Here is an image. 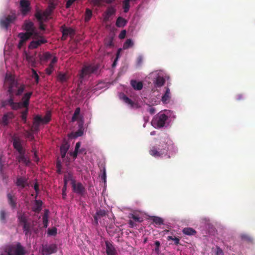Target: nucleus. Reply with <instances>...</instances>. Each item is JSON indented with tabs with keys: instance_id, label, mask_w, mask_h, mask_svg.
Returning a JSON list of instances; mask_svg holds the SVG:
<instances>
[{
	"instance_id": "57",
	"label": "nucleus",
	"mask_w": 255,
	"mask_h": 255,
	"mask_svg": "<svg viewBox=\"0 0 255 255\" xmlns=\"http://www.w3.org/2000/svg\"><path fill=\"white\" fill-rule=\"evenodd\" d=\"M105 44L107 46H109V47L113 46H114V43H113V38H110L108 39H107L106 41V42H105Z\"/></svg>"
},
{
	"instance_id": "28",
	"label": "nucleus",
	"mask_w": 255,
	"mask_h": 255,
	"mask_svg": "<svg viewBox=\"0 0 255 255\" xmlns=\"http://www.w3.org/2000/svg\"><path fill=\"white\" fill-rule=\"evenodd\" d=\"M170 99V89L166 87L165 94L162 97V101L164 103H168Z\"/></svg>"
},
{
	"instance_id": "33",
	"label": "nucleus",
	"mask_w": 255,
	"mask_h": 255,
	"mask_svg": "<svg viewBox=\"0 0 255 255\" xmlns=\"http://www.w3.org/2000/svg\"><path fill=\"white\" fill-rule=\"evenodd\" d=\"M68 149L69 145L67 144H63L61 146L60 150L62 158H64Z\"/></svg>"
},
{
	"instance_id": "29",
	"label": "nucleus",
	"mask_w": 255,
	"mask_h": 255,
	"mask_svg": "<svg viewBox=\"0 0 255 255\" xmlns=\"http://www.w3.org/2000/svg\"><path fill=\"white\" fill-rule=\"evenodd\" d=\"M42 202L41 200H35V204L33 207V211L36 213H39L41 210Z\"/></svg>"
},
{
	"instance_id": "30",
	"label": "nucleus",
	"mask_w": 255,
	"mask_h": 255,
	"mask_svg": "<svg viewBox=\"0 0 255 255\" xmlns=\"http://www.w3.org/2000/svg\"><path fill=\"white\" fill-rule=\"evenodd\" d=\"M165 81V79L163 77L158 76L154 80V83L156 87H160L164 85Z\"/></svg>"
},
{
	"instance_id": "44",
	"label": "nucleus",
	"mask_w": 255,
	"mask_h": 255,
	"mask_svg": "<svg viewBox=\"0 0 255 255\" xmlns=\"http://www.w3.org/2000/svg\"><path fill=\"white\" fill-rule=\"evenodd\" d=\"M92 15V11L89 8H87L85 13V21L87 22L89 21Z\"/></svg>"
},
{
	"instance_id": "53",
	"label": "nucleus",
	"mask_w": 255,
	"mask_h": 255,
	"mask_svg": "<svg viewBox=\"0 0 255 255\" xmlns=\"http://www.w3.org/2000/svg\"><path fill=\"white\" fill-rule=\"evenodd\" d=\"M130 218H131L135 222L140 223L142 221V219L141 218L134 214H131Z\"/></svg>"
},
{
	"instance_id": "17",
	"label": "nucleus",
	"mask_w": 255,
	"mask_h": 255,
	"mask_svg": "<svg viewBox=\"0 0 255 255\" xmlns=\"http://www.w3.org/2000/svg\"><path fill=\"white\" fill-rule=\"evenodd\" d=\"M25 150L20 152H18L19 155L17 156L16 159L18 162H22L27 165L30 161L29 159L25 155Z\"/></svg>"
},
{
	"instance_id": "48",
	"label": "nucleus",
	"mask_w": 255,
	"mask_h": 255,
	"mask_svg": "<svg viewBox=\"0 0 255 255\" xmlns=\"http://www.w3.org/2000/svg\"><path fill=\"white\" fill-rule=\"evenodd\" d=\"M105 2V0H92V3L95 6H101L103 5V3Z\"/></svg>"
},
{
	"instance_id": "21",
	"label": "nucleus",
	"mask_w": 255,
	"mask_h": 255,
	"mask_svg": "<svg viewBox=\"0 0 255 255\" xmlns=\"http://www.w3.org/2000/svg\"><path fill=\"white\" fill-rule=\"evenodd\" d=\"M7 197L8 200V203L9 205L10 206L12 209H14L16 206V197L13 195L11 194L10 193H8L7 194Z\"/></svg>"
},
{
	"instance_id": "25",
	"label": "nucleus",
	"mask_w": 255,
	"mask_h": 255,
	"mask_svg": "<svg viewBox=\"0 0 255 255\" xmlns=\"http://www.w3.org/2000/svg\"><path fill=\"white\" fill-rule=\"evenodd\" d=\"M17 217L19 224H25L27 223V218L24 213L22 212H17Z\"/></svg>"
},
{
	"instance_id": "6",
	"label": "nucleus",
	"mask_w": 255,
	"mask_h": 255,
	"mask_svg": "<svg viewBox=\"0 0 255 255\" xmlns=\"http://www.w3.org/2000/svg\"><path fill=\"white\" fill-rule=\"evenodd\" d=\"M168 117L164 113H159L157 116L154 118L152 123L156 125L157 128H160L163 127L165 123L167 121Z\"/></svg>"
},
{
	"instance_id": "27",
	"label": "nucleus",
	"mask_w": 255,
	"mask_h": 255,
	"mask_svg": "<svg viewBox=\"0 0 255 255\" xmlns=\"http://www.w3.org/2000/svg\"><path fill=\"white\" fill-rule=\"evenodd\" d=\"M64 183H65V186H67V184L68 181H71V183H72V181H75L74 179H73V175L70 172H68L64 175Z\"/></svg>"
},
{
	"instance_id": "39",
	"label": "nucleus",
	"mask_w": 255,
	"mask_h": 255,
	"mask_svg": "<svg viewBox=\"0 0 255 255\" xmlns=\"http://www.w3.org/2000/svg\"><path fill=\"white\" fill-rule=\"evenodd\" d=\"M130 1L129 0H124L123 1V8L124 9V11L126 13L128 12L129 9Z\"/></svg>"
},
{
	"instance_id": "58",
	"label": "nucleus",
	"mask_w": 255,
	"mask_h": 255,
	"mask_svg": "<svg viewBox=\"0 0 255 255\" xmlns=\"http://www.w3.org/2000/svg\"><path fill=\"white\" fill-rule=\"evenodd\" d=\"M26 137H27L31 140H32L34 139L33 134L32 132H31L30 131H26Z\"/></svg>"
},
{
	"instance_id": "14",
	"label": "nucleus",
	"mask_w": 255,
	"mask_h": 255,
	"mask_svg": "<svg viewBox=\"0 0 255 255\" xmlns=\"http://www.w3.org/2000/svg\"><path fill=\"white\" fill-rule=\"evenodd\" d=\"M12 140L13 147L18 151V152L24 150L21 145V140L18 137L14 136L12 137Z\"/></svg>"
},
{
	"instance_id": "2",
	"label": "nucleus",
	"mask_w": 255,
	"mask_h": 255,
	"mask_svg": "<svg viewBox=\"0 0 255 255\" xmlns=\"http://www.w3.org/2000/svg\"><path fill=\"white\" fill-rule=\"evenodd\" d=\"M169 147L167 143L165 142H160L159 145L152 146L149 153L151 156L157 158L161 157L164 155H166L168 151Z\"/></svg>"
},
{
	"instance_id": "18",
	"label": "nucleus",
	"mask_w": 255,
	"mask_h": 255,
	"mask_svg": "<svg viewBox=\"0 0 255 255\" xmlns=\"http://www.w3.org/2000/svg\"><path fill=\"white\" fill-rule=\"evenodd\" d=\"M16 185L18 187L23 188L26 186H28L27 179L25 177L19 176L17 177Z\"/></svg>"
},
{
	"instance_id": "12",
	"label": "nucleus",
	"mask_w": 255,
	"mask_h": 255,
	"mask_svg": "<svg viewBox=\"0 0 255 255\" xmlns=\"http://www.w3.org/2000/svg\"><path fill=\"white\" fill-rule=\"evenodd\" d=\"M57 251V247L55 244H51L48 246H45L43 248L42 252L45 255H50L55 253Z\"/></svg>"
},
{
	"instance_id": "63",
	"label": "nucleus",
	"mask_w": 255,
	"mask_h": 255,
	"mask_svg": "<svg viewBox=\"0 0 255 255\" xmlns=\"http://www.w3.org/2000/svg\"><path fill=\"white\" fill-rule=\"evenodd\" d=\"M25 42L22 41L21 39H20L18 44V48L19 49H20L22 47V46L25 44Z\"/></svg>"
},
{
	"instance_id": "11",
	"label": "nucleus",
	"mask_w": 255,
	"mask_h": 255,
	"mask_svg": "<svg viewBox=\"0 0 255 255\" xmlns=\"http://www.w3.org/2000/svg\"><path fill=\"white\" fill-rule=\"evenodd\" d=\"M46 42L47 40L44 39L43 37L40 36L39 39L31 41L29 44L28 48L31 49H33Z\"/></svg>"
},
{
	"instance_id": "9",
	"label": "nucleus",
	"mask_w": 255,
	"mask_h": 255,
	"mask_svg": "<svg viewBox=\"0 0 255 255\" xmlns=\"http://www.w3.org/2000/svg\"><path fill=\"white\" fill-rule=\"evenodd\" d=\"M71 185L74 192L81 196H83L85 194L86 189L81 183H76V181H72Z\"/></svg>"
},
{
	"instance_id": "26",
	"label": "nucleus",
	"mask_w": 255,
	"mask_h": 255,
	"mask_svg": "<svg viewBox=\"0 0 255 255\" xmlns=\"http://www.w3.org/2000/svg\"><path fill=\"white\" fill-rule=\"evenodd\" d=\"M122 98L124 102L130 106L131 108L137 107V104L125 95H123Z\"/></svg>"
},
{
	"instance_id": "50",
	"label": "nucleus",
	"mask_w": 255,
	"mask_h": 255,
	"mask_svg": "<svg viewBox=\"0 0 255 255\" xmlns=\"http://www.w3.org/2000/svg\"><path fill=\"white\" fill-rule=\"evenodd\" d=\"M31 71L32 77L35 79L36 83L37 84L39 82V76L34 69H32Z\"/></svg>"
},
{
	"instance_id": "42",
	"label": "nucleus",
	"mask_w": 255,
	"mask_h": 255,
	"mask_svg": "<svg viewBox=\"0 0 255 255\" xmlns=\"http://www.w3.org/2000/svg\"><path fill=\"white\" fill-rule=\"evenodd\" d=\"M133 45V42L132 40L130 39H128L124 44L123 48L124 49H127L132 47Z\"/></svg>"
},
{
	"instance_id": "59",
	"label": "nucleus",
	"mask_w": 255,
	"mask_h": 255,
	"mask_svg": "<svg viewBox=\"0 0 255 255\" xmlns=\"http://www.w3.org/2000/svg\"><path fill=\"white\" fill-rule=\"evenodd\" d=\"M76 0H68L66 3V7L69 8Z\"/></svg>"
},
{
	"instance_id": "49",
	"label": "nucleus",
	"mask_w": 255,
	"mask_h": 255,
	"mask_svg": "<svg viewBox=\"0 0 255 255\" xmlns=\"http://www.w3.org/2000/svg\"><path fill=\"white\" fill-rule=\"evenodd\" d=\"M23 230L25 235H28L30 232V226L27 223L23 224Z\"/></svg>"
},
{
	"instance_id": "15",
	"label": "nucleus",
	"mask_w": 255,
	"mask_h": 255,
	"mask_svg": "<svg viewBox=\"0 0 255 255\" xmlns=\"http://www.w3.org/2000/svg\"><path fill=\"white\" fill-rule=\"evenodd\" d=\"M35 117L36 120L39 121L40 123L42 124H46L51 120V112L50 111H47L43 118H42L39 115H36Z\"/></svg>"
},
{
	"instance_id": "35",
	"label": "nucleus",
	"mask_w": 255,
	"mask_h": 255,
	"mask_svg": "<svg viewBox=\"0 0 255 255\" xmlns=\"http://www.w3.org/2000/svg\"><path fill=\"white\" fill-rule=\"evenodd\" d=\"M48 210H45L44 211V213L42 217L43 219V225L44 228H47L48 226Z\"/></svg>"
},
{
	"instance_id": "60",
	"label": "nucleus",
	"mask_w": 255,
	"mask_h": 255,
	"mask_svg": "<svg viewBox=\"0 0 255 255\" xmlns=\"http://www.w3.org/2000/svg\"><path fill=\"white\" fill-rule=\"evenodd\" d=\"M126 34V31L125 30H122L119 34V38L120 39H123L125 37Z\"/></svg>"
},
{
	"instance_id": "1",
	"label": "nucleus",
	"mask_w": 255,
	"mask_h": 255,
	"mask_svg": "<svg viewBox=\"0 0 255 255\" xmlns=\"http://www.w3.org/2000/svg\"><path fill=\"white\" fill-rule=\"evenodd\" d=\"M4 87L7 89V92L9 94V98L6 100V102L13 110L20 109L19 102H14L13 96H19L22 95L25 89V85L20 84L15 79L14 77L9 73H6L5 77Z\"/></svg>"
},
{
	"instance_id": "56",
	"label": "nucleus",
	"mask_w": 255,
	"mask_h": 255,
	"mask_svg": "<svg viewBox=\"0 0 255 255\" xmlns=\"http://www.w3.org/2000/svg\"><path fill=\"white\" fill-rule=\"evenodd\" d=\"M26 60L29 62V63H31V65L32 66H34V64H35V60H34V58L32 57V56H28V55H27L26 56Z\"/></svg>"
},
{
	"instance_id": "64",
	"label": "nucleus",
	"mask_w": 255,
	"mask_h": 255,
	"mask_svg": "<svg viewBox=\"0 0 255 255\" xmlns=\"http://www.w3.org/2000/svg\"><path fill=\"white\" fill-rule=\"evenodd\" d=\"M148 112L150 114L153 115L155 113V109L153 107H150V108L148 110Z\"/></svg>"
},
{
	"instance_id": "5",
	"label": "nucleus",
	"mask_w": 255,
	"mask_h": 255,
	"mask_svg": "<svg viewBox=\"0 0 255 255\" xmlns=\"http://www.w3.org/2000/svg\"><path fill=\"white\" fill-rule=\"evenodd\" d=\"M16 19V15L14 12H11L10 14L7 15L0 20V25L6 29L8 26L14 22Z\"/></svg>"
},
{
	"instance_id": "3",
	"label": "nucleus",
	"mask_w": 255,
	"mask_h": 255,
	"mask_svg": "<svg viewBox=\"0 0 255 255\" xmlns=\"http://www.w3.org/2000/svg\"><path fill=\"white\" fill-rule=\"evenodd\" d=\"M99 67L98 65L94 64H88L84 65L82 67V69L80 71L78 74L79 81L80 83H82L84 78L89 76L91 74L96 71Z\"/></svg>"
},
{
	"instance_id": "36",
	"label": "nucleus",
	"mask_w": 255,
	"mask_h": 255,
	"mask_svg": "<svg viewBox=\"0 0 255 255\" xmlns=\"http://www.w3.org/2000/svg\"><path fill=\"white\" fill-rule=\"evenodd\" d=\"M28 112V108H25V110L21 112L20 118L21 121L25 124L27 121V116Z\"/></svg>"
},
{
	"instance_id": "61",
	"label": "nucleus",
	"mask_w": 255,
	"mask_h": 255,
	"mask_svg": "<svg viewBox=\"0 0 255 255\" xmlns=\"http://www.w3.org/2000/svg\"><path fill=\"white\" fill-rule=\"evenodd\" d=\"M101 178L105 182L106 181V173L105 168L104 169L103 174L101 175Z\"/></svg>"
},
{
	"instance_id": "41",
	"label": "nucleus",
	"mask_w": 255,
	"mask_h": 255,
	"mask_svg": "<svg viewBox=\"0 0 255 255\" xmlns=\"http://www.w3.org/2000/svg\"><path fill=\"white\" fill-rule=\"evenodd\" d=\"M40 122L39 121L36 120V117H35L33 119V126L32 129L35 131H37L39 130V127L40 125Z\"/></svg>"
},
{
	"instance_id": "52",
	"label": "nucleus",
	"mask_w": 255,
	"mask_h": 255,
	"mask_svg": "<svg viewBox=\"0 0 255 255\" xmlns=\"http://www.w3.org/2000/svg\"><path fill=\"white\" fill-rule=\"evenodd\" d=\"M241 238L242 240L246 241L248 242H252L253 241L252 238L250 236H249V235H246V234L241 235Z\"/></svg>"
},
{
	"instance_id": "40",
	"label": "nucleus",
	"mask_w": 255,
	"mask_h": 255,
	"mask_svg": "<svg viewBox=\"0 0 255 255\" xmlns=\"http://www.w3.org/2000/svg\"><path fill=\"white\" fill-rule=\"evenodd\" d=\"M35 16L39 22H42L45 14L42 13L40 11H36Z\"/></svg>"
},
{
	"instance_id": "23",
	"label": "nucleus",
	"mask_w": 255,
	"mask_h": 255,
	"mask_svg": "<svg viewBox=\"0 0 255 255\" xmlns=\"http://www.w3.org/2000/svg\"><path fill=\"white\" fill-rule=\"evenodd\" d=\"M62 39L65 40L68 35L72 36L74 34V31L71 28H64L62 31Z\"/></svg>"
},
{
	"instance_id": "38",
	"label": "nucleus",
	"mask_w": 255,
	"mask_h": 255,
	"mask_svg": "<svg viewBox=\"0 0 255 255\" xmlns=\"http://www.w3.org/2000/svg\"><path fill=\"white\" fill-rule=\"evenodd\" d=\"M52 56L50 53L48 52H45L40 57V60L43 61H47L52 58Z\"/></svg>"
},
{
	"instance_id": "16",
	"label": "nucleus",
	"mask_w": 255,
	"mask_h": 255,
	"mask_svg": "<svg viewBox=\"0 0 255 255\" xmlns=\"http://www.w3.org/2000/svg\"><path fill=\"white\" fill-rule=\"evenodd\" d=\"M14 117V116L12 112H8L3 116L1 119V123L4 126H7L9 123V121L13 119Z\"/></svg>"
},
{
	"instance_id": "22",
	"label": "nucleus",
	"mask_w": 255,
	"mask_h": 255,
	"mask_svg": "<svg viewBox=\"0 0 255 255\" xmlns=\"http://www.w3.org/2000/svg\"><path fill=\"white\" fill-rule=\"evenodd\" d=\"M57 58L56 56L52 57L50 63L45 70L46 74L50 75L52 73L54 69V64L57 62Z\"/></svg>"
},
{
	"instance_id": "54",
	"label": "nucleus",
	"mask_w": 255,
	"mask_h": 255,
	"mask_svg": "<svg viewBox=\"0 0 255 255\" xmlns=\"http://www.w3.org/2000/svg\"><path fill=\"white\" fill-rule=\"evenodd\" d=\"M48 234L50 236H55L57 234V229L56 228H52L48 229Z\"/></svg>"
},
{
	"instance_id": "13",
	"label": "nucleus",
	"mask_w": 255,
	"mask_h": 255,
	"mask_svg": "<svg viewBox=\"0 0 255 255\" xmlns=\"http://www.w3.org/2000/svg\"><path fill=\"white\" fill-rule=\"evenodd\" d=\"M116 9L113 6H110L108 7L106 11L104 13V20L108 21L109 20L110 17L116 14Z\"/></svg>"
},
{
	"instance_id": "8",
	"label": "nucleus",
	"mask_w": 255,
	"mask_h": 255,
	"mask_svg": "<svg viewBox=\"0 0 255 255\" xmlns=\"http://www.w3.org/2000/svg\"><path fill=\"white\" fill-rule=\"evenodd\" d=\"M20 11L23 16H25L31 10L30 3L28 0H20L19 1Z\"/></svg>"
},
{
	"instance_id": "37",
	"label": "nucleus",
	"mask_w": 255,
	"mask_h": 255,
	"mask_svg": "<svg viewBox=\"0 0 255 255\" xmlns=\"http://www.w3.org/2000/svg\"><path fill=\"white\" fill-rule=\"evenodd\" d=\"M68 77L65 73H59L57 76V79L61 83L67 81Z\"/></svg>"
},
{
	"instance_id": "7",
	"label": "nucleus",
	"mask_w": 255,
	"mask_h": 255,
	"mask_svg": "<svg viewBox=\"0 0 255 255\" xmlns=\"http://www.w3.org/2000/svg\"><path fill=\"white\" fill-rule=\"evenodd\" d=\"M22 27L23 29L26 31V32L31 33V35H33L34 38H35L38 36V33L36 31L32 22L25 21Z\"/></svg>"
},
{
	"instance_id": "20",
	"label": "nucleus",
	"mask_w": 255,
	"mask_h": 255,
	"mask_svg": "<svg viewBox=\"0 0 255 255\" xmlns=\"http://www.w3.org/2000/svg\"><path fill=\"white\" fill-rule=\"evenodd\" d=\"M105 245L107 255H115L116 254V250L112 244L108 241H106Z\"/></svg>"
},
{
	"instance_id": "43",
	"label": "nucleus",
	"mask_w": 255,
	"mask_h": 255,
	"mask_svg": "<svg viewBox=\"0 0 255 255\" xmlns=\"http://www.w3.org/2000/svg\"><path fill=\"white\" fill-rule=\"evenodd\" d=\"M152 220L157 225L159 226L163 224V220L161 218L153 217Z\"/></svg>"
},
{
	"instance_id": "55",
	"label": "nucleus",
	"mask_w": 255,
	"mask_h": 255,
	"mask_svg": "<svg viewBox=\"0 0 255 255\" xmlns=\"http://www.w3.org/2000/svg\"><path fill=\"white\" fill-rule=\"evenodd\" d=\"M168 240H173L174 241V244L176 245H178L179 244L180 240L179 238L176 237H172V236L168 237Z\"/></svg>"
},
{
	"instance_id": "4",
	"label": "nucleus",
	"mask_w": 255,
	"mask_h": 255,
	"mask_svg": "<svg viewBox=\"0 0 255 255\" xmlns=\"http://www.w3.org/2000/svg\"><path fill=\"white\" fill-rule=\"evenodd\" d=\"M7 255H25V251L20 243H18L15 246L8 247L5 250Z\"/></svg>"
},
{
	"instance_id": "34",
	"label": "nucleus",
	"mask_w": 255,
	"mask_h": 255,
	"mask_svg": "<svg viewBox=\"0 0 255 255\" xmlns=\"http://www.w3.org/2000/svg\"><path fill=\"white\" fill-rule=\"evenodd\" d=\"M183 233L188 236H192L196 234V231L192 228H185L183 230Z\"/></svg>"
},
{
	"instance_id": "47",
	"label": "nucleus",
	"mask_w": 255,
	"mask_h": 255,
	"mask_svg": "<svg viewBox=\"0 0 255 255\" xmlns=\"http://www.w3.org/2000/svg\"><path fill=\"white\" fill-rule=\"evenodd\" d=\"M6 213L4 210L0 211V220L2 223H6Z\"/></svg>"
},
{
	"instance_id": "32",
	"label": "nucleus",
	"mask_w": 255,
	"mask_h": 255,
	"mask_svg": "<svg viewBox=\"0 0 255 255\" xmlns=\"http://www.w3.org/2000/svg\"><path fill=\"white\" fill-rule=\"evenodd\" d=\"M126 24L127 20L121 16L117 18L116 22V25L118 27H124Z\"/></svg>"
},
{
	"instance_id": "24",
	"label": "nucleus",
	"mask_w": 255,
	"mask_h": 255,
	"mask_svg": "<svg viewBox=\"0 0 255 255\" xmlns=\"http://www.w3.org/2000/svg\"><path fill=\"white\" fill-rule=\"evenodd\" d=\"M130 85L132 87L136 90H140L142 89L143 84L141 81H137L135 80L130 81Z\"/></svg>"
},
{
	"instance_id": "31",
	"label": "nucleus",
	"mask_w": 255,
	"mask_h": 255,
	"mask_svg": "<svg viewBox=\"0 0 255 255\" xmlns=\"http://www.w3.org/2000/svg\"><path fill=\"white\" fill-rule=\"evenodd\" d=\"M33 36L31 33H19L18 35V37L21 39L22 41H26L31 37Z\"/></svg>"
},
{
	"instance_id": "51",
	"label": "nucleus",
	"mask_w": 255,
	"mask_h": 255,
	"mask_svg": "<svg viewBox=\"0 0 255 255\" xmlns=\"http://www.w3.org/2000/svg\"><path fill=\"white\" fill-rule=\"evenodd\" d=\"M154 245L155 246L154 251L158 255H159L160 253L159 248L160 246V243L158 241H155L154 242Z\"/></svg>"
},
{
	"instance_id": "45",
	"label": "nucleus",
	"mask_w": 255,
	"mask_h": 255,
	"mask_svg": "<svg viewBox=\"0 0 255 255\" xmlns=\"http://www.w3.org/2000/svg\"><path fill=\"white\" fill-rule=\"evenodd\" d=\"M80 113V108L78 107L76 108L74 113L72 117V121L75 122L77 120L78 116L79 115Z\"/></svg>"
},
{
	"instance_id": "19",
	"label": "nucleus",
	"mask_w": 255,
	"mask_h": 255,
	"mask_svg": "<svg viewBox=\"0 0 255 255\" xmlns=\"http://www.w3.org/2000/svg\"><path fill=\"white\" fill-rule=\"evenodd\" d=\"M106 215V212L104 210H99L96 211L95 214L93 216L94 220V224L95 225H98V221L102 217L105 216Z\"/></svg>"
},
{
	"instance_id": "10",
	"label": "nucleus",
	"mask_w": 255,
	"mask_h": 255,
	"mask_svg": "<svg viewBox=\"0 0 255 255\" xmlns=\"http://www.w3.org/2000/svg\"><path fill=\"white\" fill-rule=\"evenodd\" d=\"M32 94V92H29L25 93L21 99V102H19L20 109L22 108H28L29 100Z\"/></svg>"
},
{
	"instance_id": "62",
	"label": "nucleus",
	"mask_w": 255,
	"mask_h": 255,
	"mask_svg": "<svg viewBox=\"0 0 255 255\" xmlns=\"http://www.w3.org/2000/svg\"><path fill=\"white\" fill-rule=\"evenodd\" d=\"M143 61V57L142 56H139L137 58V64L139 65H141Z\"/></svg>"
},
{
	"instance_id": "46",
	"label": "nucleus",
	"mask_w": 255,
	"mask_h": 255,
	"mask_svg": "<svg viewBox=\"0 0 255 255\" xmlns=\"http://www.w3.org/2000/svg\"><path fill=\"white\" fill-rule=\"evenodd\" d=\"M84 128L82 126L79 128L78 130H77L73 135L74 138H77L79 136H81L83 134Z\"/></svg>"
}]
</instances>
